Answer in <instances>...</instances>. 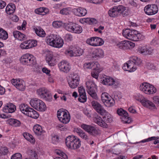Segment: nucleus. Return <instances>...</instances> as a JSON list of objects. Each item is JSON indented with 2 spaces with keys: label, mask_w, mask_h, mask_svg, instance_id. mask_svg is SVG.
<instances>
[{
  "label": "nucleus",
  "mask_w": 159,
  "mask_h": 159,
  "mask_svg": "<svg viewBox=\"0 0 159 159\" xmlns=\"http://www.w3.org/2000/svg\"><path fill=\"white\" fill-rule=\"evenodd\" d=\"M101 115L102 116L103 120L99 116L97 115L94 118V122L98 125L103 128H107L108 125L105 122L111 123L112 121V117L111 115L105 110Z\"/></svg>",
  "instance_id": "1"
},
{
  "label": "nucleus",
  "mask_w": 159,
  "mask_h": 159,
  "mask_svg": "<svg viewBox=\"0 0 159 159\" xmlns=\"http://www.w3.org/2000/svg\"><path fill=\"white\" fill-rule=\"evenodd\" d=\"M141 62L140 58L136 56H133L127 63L124 64L122 68L125 71L130 72L134 71L137 69L136 66L140 65Z\"/></svg>",
  "instance_id": "2"
},
{
  "label": "nucleus",
  "mask_w": 159,
  "mask_h": 159,
  "mask_svg": "<svg viewBox=\"0 0 159 159\" xmlns=\"http://www.w3.org/2000/svg\"><path fill=\"white\" fill-rule=\"evenodd\" d=\"M47 43L52 46L56 48L61 47L64 43L63 41L61 38L57 37V35L50 34L47 37Z\"/></svg>",
  "instance_id": "3"
},
{
  "label": "nucleus",
  "mask_w": 159,
  "mask_h": 159,
  "mask_svg": "<svg viewBox=\"0 0 159 159\" xmlns=\"http://www.w3.org/2000/svg\"><path fill=\"white\" fill-rule=\"evenodd\" d=\"M66 146L69 148L76 149L81 146V141L77 137L73 135L69 136L66 139Z\"/></svg>",
  "instance_id": "4"
},
{
  "label": "nucleus",
  "mask_w": 159,
  "mask_h": 159,
  "mask_svg": "<svg viewBox=\"0 0 159 159\" xmlns=\"http://www.w3.org/2000/svg\"><path fill=\"white\" fill-rule=\"evenodd\" d=\"M20 63L23 65L33 66L36 64L35 58L33 55L26 53L23 55L20 58Z\"/></svg>",
  "instance_id": "5"
},
{
  "label": "nucleus",
  "mask_w": 159,
  "mask_h": 159,
  "mask_svg": "<svg viewBox=\"0 0 159 159\" xmlns=\"http://www.w3.org/2000/svg\"><path fill=\"white\" fill-rule=\"evenodd\" d=\"M30 104L32 107L38 111H44L47 109L45 103L41 100L37 98L32 99Z\"/></svg>",
  "instance_id": "6"
},
{
  "label": "nucleus",
  "mask_w": 159,
  "mask_h": 159,
  "mask_svg": "<svg viewBox=\"0 0 159 159\" xmlns=\"http://www.w3.org/2000/svg\"><path fill=\"white\" fill-rule=\"evenodd\" d=\"M86 91L88 94L93 99H98V97L96 93V85L95 83L92 81L89 80L85 83Z\"/></svg>",
  "instance_id": "7"
},
{
  "label": "nucleus",
  "mask_w": 159,
  "mask_h": 159,
  "mask_svg": "<svg viewBox=\"0 0 159 159\" xmlns=\"http://www.w3.org/2000/svg\"><path fill=\"white\" fill-rule=\"evenodd\" d=\"M57 115L59 121L63 124H67L70 120V115L67 110L65 111L60 109L57 111Z\"/></svg>",
  "instance_id": "8"
},
{
  "label": "nucleus",
  "mask_w": 159,
  "mask_h": 159,
  "mask_svg": "<svg viewBox=\"0 0 159 159\" xmlns=\"http://www.w3.org/2000/svg\"><path fill=\"white\" fill-rule=\"evenodd\" d=\"M81 127L89 134L93 136H96L99 133V130L95 126L91 125L83 124L81 125Z\"/></svg>",
  "instance_id": "9"
},
{
  "label": "nucleus",
  "mask_w": 159,
  "mask_h": 159,
  "mask_svg": "<svg viewBox=\"0 0 159 159\" xmlns=\"http://www.w3.org/2000/svg\"><path fill=\"white\" fill-rule=\"evenodd\" d=\"M86 42L91 46L97 47L103 45L104 43V41L100 38L93 37L87 39Z\"/></svg>",
  "instance_id": "10"
},
{
  "label": "nucleus",
  "mask_w": 159,
  "mask_h": 159,
  "mask_svg": "<svg viewBox=\"0 0 159 159\" xmlns=\"http://www.w3.org/2000/svg\"><path fill=\"white\" fill-rule=\"evenodd\" d=\"M117 113L121 116L120 119L124 123L129 124L131 122V119L128 116V113L122 108H120L117 110Z\"/></svg>",
  "instance_id": "11"
},
{
  "label": "nucleus",
  "mask_w": 159,
  "mask_h": 159,
  "mask_svg": "<svg viewBox=\"0 0 159 159\" xmlns=\"http://www.w3.org/2000/svg\"><path fill=\"white\" fill-rule=\"evenodd\" d=\"M144 10L147 15H152L158 12V8L157 5L155 4H148L144 7Z\"/></svg>",
  "instance_id": "12"
},
{
  "label": "nucleus",
  "mask_w": 159,
  "mask_h": 159,
  "mask_svg": "<svg viewBox=\"0 0 159 159\" xmlns=\"http://www.w3.org/2000/svg\"><path fill=\"white\" fill-rule=\"evenodd\" d=\"M80 78L76 75H74L73 77H70L68 80L70 87L73 89L76 88L79 84Z\"/></svg>",
  "instance_id": "13"
},
{
  "label": "nucleus",
  "mask_w": 159,
  "mask_h": 159,
  "mask_svg": "<svg viewBox=\"0 0 159 159\" xmlns=\"http://www.w3.org/2000/svg\"><path fill=\"white\" fill-rule=\"evenodd\" d=\"M11 83L19 90L23 91L25 89V83L22 80L13 79L11 80Z\"/></svg>",
  "instance_id": "14"
},
{
  "label": "nucleus",
  "mask_w": 159,
  "mask_h": 159,
  "mask_svg": "<svg viewBox=\"0 0 159 159\" xmlns=\"http://www.w3.org/2000/svg\"><path fill=\"white\" fill-rule=\"evenodd\" d=\"M153 50L149 47L144 46H139L137 49L138 52L144 55H150L152 52Z\"/></svg>",
  "instance_id": "15"
},
{
  "label": "nucleus",
  "mask_w": 159,
  "mask_h": 159,
  "mask_svg": "<svg viewBox=\"0 0 159 159\" xmlns=\"http://www.w3.org/2000/svg\"><path fill=\"white\" fill-rule=\"evenodd\" d=\"M121 8H120L119 6H115L111 8L108 11L109 16L112 17H117L120 15V11Z\"/></svg>",
  "instance_id": "16"
},
{
  "label": "nucleus",
  "mask_w": 159,
  "mask_h": 159,
  "mask_svg": "<svg viewBox=\"0 0 159 159\" xmlns=\"http://www.w3.org/2000/svg\"><path fill=\"white\" fill-rule=\"evenodd\" d=\"M91 104L94 109L100 115L105 110L103 107L98 102L93 101L91 102Z\"/></svg>",
  "instance_id": "17"
},
{
  "label": "nucleus",
  "mask_w": 159,
  "mask_h": 159,
  "mask_svg": "<svg viewBox=\"0 0 159 159\" xmlns=\"http://www.w3.org/2000/svg\"><path fill=\"white\" fill-rule=\"evenodd\" d=\"M58 66L60 70L65 73L68 72L70 69L69 63L65 61L61 62L58 64Z\"/></svg>",
  "instance_id": "18"
},
{
  "label": "nucleus",
  "mask_w": 159,
  "mask_h": 159,
  "mask_svg": "<svg viewBox=\"0 0 159 159\" xmlns=\"http://www.w3.org/2000/svg\"><path fill=\"white\" fill-rule=\"evenodd\" d=\"M73 12L74 14L77 16H84L86 14L87 11L84 8L79 7L74 9Z\"/></svg>",
  "instance_id": "19"
},
{
  "label": "nucleus",
  "mask_w": 159,
  "mask_h": 159,
  "mask_svg": "<svg viewBox=\"0 0 159 159\" xmlns=\"http://www.w3.org/2000/svg\"><path fill=\"white\" fill-rule=\"evenodd\" d=\"M16 110V106L13 103H9L7 104L3 108V111L6 113H12Z\"/></svg>",
  "instance_id": "20"
},
{
  "label": "nucleus",
  "mask_w": 159,
  "mask_h": 159,
  "mask_svg": "<svg viewBox=\"0 0 159 159\" xmlns=\"http://www.w3.org/2000/svg\"><path fill=\"white\" fill-rule=\"evenodd\" d=\"M34 133L37 135L43 136L45 131L42 129V127L39 125H36L34 126L33 129Z\"/></svg>",
  "instance_id": "21"
},
{
  "label": "nucleus",
  "mask_w": 159,
  "mask_h": 159,
  "mask_svg": "<svg viewBox=\"0 0 159 159\" xmlns=\"http://www.w3.org/2000/svg\"><path fill=\"white\" fill-rule=\"evenodd\" d=\"M27 111V112L25 113L26 116L35 119L39 117V113L33 108L30 107L29 108V110Z\"/></svg>",
  "instance_id": "22"
},
{
  "label": "nucleus",
  "mask_w": 159,
  "mask_h": 159,
  "mask_svg": "<svg viewBox=\"0 0 159 159\" xmlns=\"http://www.w3.org/2000/svg\"><path fill=\"white\" fill-rule=\"evenodd\" d=\"M104 55V52L103 50L100 48L94 49L92 54V57L93 58H98L103 57Z\"/></svg>",
  "instance_id": "23"
},
{
  "label": "nucleus",
  "mask_w": 159,
  "mask_h": 159,
  "mask_svg": "<svg viewBox=\"0 0 159 159\" xmlns=\"http://www.w3.org/2000/svg\"><path fill=\"white\" fill-rule=\"evenodd\" d=\"M142 105L145 107L149 109H155L156 107L154 104L152 102L146 99H143L141 101Z\"/></svg>",
  "instance_id": "24"
},
{
  "label": "nucleus",
  "mask_w": 159,
  "mask_h": 159,
  "mask_svg": "<svg viewBox=\"0 0 159 159\" xmlns=\"http://www.w3.org/2000/svg\"><path fill=\"white\" fill-rule=\"evenodd\" d=\"M66 29L68 30L71 29V30H80L82 29L81 27L77 24L75 23L70 22L67 24L66 26Z\"/></svg>",
  "instance_id": "25"
},
{
  "label": "nucleus",
  "mask_w": 159,
  "mask_h": 159,
  "mask_svg": "<svg viewBox=\"0 0 159 159\" xmlns=\"http://www.w3.org/2000/svg\"><path fill=\"white\" fill-rule=\"evenodd\" d=\"M46 60L48 64L51 66H53L55 65L56 59L51 54L47 55Z\"/></svg>",
  "instance_id": "26"
},
{
  "label": "nucleus",
  "mask_w": 159,
  "mask_h": 159,
  "mask_svg": "<svg viewBox=\"0 0 159 159\" xmlns=\"http://www.w3.org/2000/svg\"><path fill=\"white\" fill-rule=\"evenodd\" d=\"M16 9L15 5L13 3L8 4L6 8V11L7 14L10 15L13 13Z\"/></svg>",
  "instance_id": "27"
},
{
  "label": "nucleus",
  "mask_w": 159,
  "mask_h": 159,
  "mask_svg": "<svg viewBox=\"0 0 159 159\" xmlns=\"http://www.w3.org/2000/svg\"><path fill=\"white\" fill-rule=\"evenodd\" d=\"M123 50H125L128 49H131L134 47L135 46V43L129 41L124 40Z\"/></svg>",
  "instance_id": "28"
},
{
  "label": "nucleus",
  "mask_w": 159,
  "mask_h": 159,
  "mask_svg": "<svg viewBox=\"0 0 159 159\" xmlns=\"http://www.w3.org/2000/svg\"><path fill=\"white\" fill-rule=\"evenodd\" d=\"M49 10L47 8L41 7L36 9L35 10V12L38 14H40L44 15L48 13Z\"/></svg>",
  "instance_id": "29"
},
{
  "label": "nucleus",
  "mask_w": 159,
  "mask_h": 159,
  "mask_svg": "<svg viewBox=\"0 0 159 159\" xmlns=\"http://www.w3.org/2000/svg\"><path fill=\"white\" fill-rule=\"evenodd\" d=\"M23 135L25 139L30 143H33L35 142V140L33 136L30 134L25 132L23 134Z\"/></svg>",
  "instance_id": "30"
},
{
  "label": "nucleus",
  "mask_w": 159,
  "mask_h": 159,
  "mask_svg": "<svg viewBox=\"0 0 159 159\" xmlns=\"http://www.w3.org/2000/svg\"><path fill=\"white\" fill-rule=\"evenodd\" d=\"M76 132L81 138L85 140L88 139V136L86 134L80 129L77 128L76 129Z\"/></svg>",
  "instance_id": "31"
},
{
  "label": "nucleus",
  "mask_w": 159,
  "mask_h": 159,
  "mask_svg": "<svg viewBox=\"0 0 159 159\" xmlns=\"http://www.w3.org/2000/svg\"><path fill=\"white\" fill-rule=\"evenodd\" d=\"M119 7L120 8H121L120 11V15H122L124 16L129 14V11L127 8L121 5H119Z\"/></svg>",
  "instance_id": "32"
},
{
  "label": "nucleus",
  "mask_w": 159,
  "mask_h": 159,
  "mask_svg": "<svg viewBox=\"0 0 159 159\" xmlns=\"http://www.w3.org/2000/svg\"><path fill=\"white\" fill-rule=\"evenodd\" d=\"M48 90L45 88H41L37 90V93L41 98H43Z\"/></svg>",
  "instance_id": "33"
},
{
  "label": "nucleus",
  "mask_w": 159,
  "mask_h": 159,
  "mask_svg": "<svg viewBox=\"0 0 159 159\" xmlns=\"http://www.w3.org/2000/svg\"><path fill=\"white\" fill-rule=\"evenodd\" d=\"M27 152L30 158L31 159H38L37 154L35 151L29 149L27 151Z\"/></svg>",
  "instance_id": "34"
},
{
  "label": "nucleus",
  "mask_w": 159,
  "mask_h": 159,
  "mask_svg": "<svg viewBox=\"0 0 159 159\" xmlns=\"http://www.w3.org/2000/svg\"><path fill=\"white\" fill-rule=\"evenodd\" d=\"M149 85V84L147 83H142L140 86V89L141 91L146 94L147 90L148 89L147 88H148Z\"/></svg>",
  "instance_id": "35"
},
{
  "label": "nucleus",
  "mask_w": 159,
  "mask_h": 159,
  "mask_svg": "<svg viewBox=\"0 0 159 159\" xmlns=\"http://www.w3.org/2000/svg\"><path fill=\"white\" fill-rule=\"evenodd\" d=\"M115 103V101L114 99L111 96H109V98L106 101L104 104L107 107H111L113 106Z\"/></svg>",
  "instance_id": "36"
},
{
  "label": "nucleus",
  "mask_w": 159,
  "mask_h": 159,
  "mask_svg": "<svg viewBox=\"0 0 159 159\" xmlns=\"http://www.w3.org/2000/svg\"><path fill=\"white\" fill-rule=\"evenodd\" d=\"M148 88H147L146 94H153L156 92V89L153 85L149 84Z\"/></svg>",
  "instance_id": "37"
},
{
  "label": "nucleus",
  "mask_w": 159,
  "mask_h": 159,
  "mask_svg": "<svg viewBox=\"0 0 159 159\" xmlns=\"http://www.w3.org/2000/svg\"><path fill=\"white\" fill-rule=\"evenodd\" d=\"M30 108L28 107L27 105H25L24 104H21L19 106V108L20 111L22 113L25 115L26 113H27L29 110V108Z\"/></svg>",
  "instance_id": "38"
},
{
  "label": "nucleus",
  "mask_w": 159,
  "mask_h": 159,
  "mask_svg": "<svg viewBox=\"0 0 159 159\" xmlns=\"http://www.w3.org/2000/svg\"><path fill=\"white\" fill-rule=\"evenodd\" d=\"M74 54L75 56H79L82 55L83 50L79 48H75L74 49Z\"/></svg>",
  "instance_id": "39"
},
{
  "label": "nucleus",
  "mask_w": 159,
  "mask_h": 159,
  "mask_svg": "<svg viewBox=\"0 0 159 159\" xmlns=\"http://www.w3.org/2000/svg\"><path fill=\"white\" fill-rule=\"evenodd\" d=\"M8 38V33L6 30H0V39L6 40Z\"/></svg>",
  "instance_id": "40"
},
{
  "label": "nucleus",
  "mask_w": 159,
  "mask_h": 159,
  "mask_svg": "<svg viewBox=\"0 0 159 159\" xmlns=\"http://www.w3.org/2000/svg\"><path fill=\"white\" fill-rule=\"evenodd\" d=\"M91 65L93 71L102 70V69L100 68V65L98 62H92Z\"/></svg>",
  "instance_id": "41"
},
{
  "label": "nucleus",
  "mask_w": 159,
  "mask_h": 159,
  "mask_svg": "<svg viewBox=\"0 0 159 159\" xmlns=\"http://www.w3.org/2000/svg\"><path fill=\"white\" fill-rule=\"evenodd\" d=\"M43 98L47 101H51L52 99V95L50 92L48 90Z\"/></svg>",
  "instance_id": "42"
},
{
  "label": "nucleus",
  "mask_w": 159,
  "mask_h": 159,
  "mask_svg": "<svg viewBox=\"0 0 159 159\" xmlns=\"http://www.w3.org/2000/svg\"><path fill=\"white\" fill-rule=\"evenodd\" d=\"M137 30H130V34L128 36V39L133 41H135V37L136 35Z\"/></svg>",
  "instance_id": "43"
},
{
  "label": "nucleus",
  "mask_w": 159,
  "mask_h": 159,
  "mask_svg": "<svg viewBox=\"0 0 159 159\" xmlns=\"http://www.w3.org/2000/svg\"><path fill=\"white\" fill-rule=\"evenodd\" d=\"M28 41H26L22 42L20 45V47L22 49H27L30 48Z\"/></svg>",
  "instance_id": "44"
},
{
  "label": "nucleus",
  "mask_w": 159,
  "mask_h": 159,
  "mask_svg": "<svg viewBox=\"0 0 159 159\" xmlns=\"http://www.w3.org/2000/svg\"><path fill=\"white\" fill-rule=\"evenodd\" d=\"M136 34V35L135 37V41H138L139 39L143 40L145 37V36L142 33H140L137 30Z\"/></svg>",
  "instance_id": "45"
},
{
  "label": "nucleus",
  "mask_w": 159,
  "mask_h": 159,
  "mask_svg": "<svg viewBox=\"0 0 159 159\" xmlns=\"http://www.w3.org/2000/svg\"><path fill=\"white\" fill-rule=\"evenodd\" d=\"M79 98L78 100L79 101L81 102H84L86 101L87 97L86 94L79 95Z\"/></svg>",
  "instance_id": "46"
},
{
  "label": "nucleus",
  "mask_w": 159,
  "mask_h": 159,
  "mask_svg": "<svg viewBox=\"0 0 159 159\" xmlns=\"http://www.w3.org/2000/svg\"><path fill=\"white\" fill-rule=\"evenodd\" d=\"M36 34L39 37H45L46 34L44 30H34Z\"/></svg>",
  "instance_id": "47"
},
{
  "label": "nucleus",
  "mask_w": 159,
  "mask_h": 159,
  "mask_svg": "<svg viewBox=\"0 0 159 159\" xmlns=\"http://www.w3.org/2000/svg\"><path fill=\"white\" fill-rule=\"evenodd\" d=\"M102 70L93 71L91 73V75L92 77L96 80H98L99 77V73Z\"/></svg>",
  "instance_id": "48"
},
{
  "label": "nucleus",
  "mask_w": 159,
  "mask_h": 159,
  "mask_svg": "<svg viewBox=\"0 0 159 159\" xmlns=\"http://www.w3.org/2000/svg\"><path fill=\"white\" fill-rule=\"evenodd\" d=\"M11 122L12 125L16 127H18L20 125V122L16 119H12L11 121Z\"/></svg>",
  "instance_id": "49"
},
{
  "label": "nucleus",
  "mask_w": 159,
  "mask_h": 159,
  "mask_svg": "<svg viewBox=\"0 0 159 159\" xmlns=\"http://www.w3.org/2000/svg\"><path fill=\"white\" fill-rule=\"evenodd\" d=\"M86 22L89 24L94 25L97 23V21L96 19L93 18H88L86 19Z\"/></svg>",
  "instance_id": "50"
},
{
  "label": "nucleus",
  "mask_w": 159,
  "mask_h": 159,
  "mask_svg": "<svg viewBox=\"0 0 159 159\" xmlns=\"http://www.w3.org/2000/svg\"><path fill=\"white\" fill-rule=\"evenodd\" d=\"M111 78L108 76L103 77L102 80V83L105 85H107L109 80Z\"/></svg>",
  "instance_id": "51"
},
{
  "label": "nucleus",
  "mask_w": 159,
  "mask_h": 159,
  "mask_svg": "<svg viewBox=\"0 0 159 159\" xmlns=\"http://www.w3.org/2000/svg\"><path fill=\"white\" fill-rule=\"evenodd\" d=\"M28 41L30 48L35 47L37 45V41L36 40H30Z\"/></svg>",
  "instance_id": "52"
},
{
  "label": "nucleus",
  "mask_w": 159,
  "mask_h": 159,
  "mask_svg": "<svg viewBox=\"0 0 159 159\" xmlns=\"http://www.w3.org/2000/svg\"><path fill=\"white\" fill-rule=\"evenodd\" d=\"M62 23L61 21H56L52 23V25L55 28H58L60 27L62 25Z\"/></svg>",
  "instance_id": "53"
},
{
  "label": "nucleus",
  "mask_w": 159,
  "mask_h": 159,
  "mask_svg": "<svg viewBox=\"0 0 159 159\" xmlns=\"http://www.w3.org/2000/svg\"><path fill=\"white\" fill-rule=\"evenodd\" d=\"M158 139V137H149L147 139L143 140L139 143L142 142L143 143L145 142L150 141L152 140H156Z\"/></svg>",
  "instance_id": "54"
},
{
  "label": "nucleus",
  "mask_w": 159,
  "mask_h": 159,
  "mask_svg": "<svg viewBox=\"0 0 159 159\" xmlns=\"http://www.w3.org/2000/svg\"><path fill=\"white\" fill-rule=\"evenodd\" d=\"M52 142L53 143L56 144L58 143L59 140V138L58 135H54L52 137Z\"/></svg>",
  "instance_id": "55"
},
{
  "label": "nucleus",
  "mask_w": 159,
  "mask_h": 159,
  "mask_svg": "<svg viewBox=\"0 0 159 159\" xmlns=\"http://www.w3.org/2000/svg\"><path fill=\"white\" fill-rule=\"evenodd\" d=\"M22 158V155L19 153H16L13 155L11 157V159H21Z\"/></svg>",
  "instance_id": "56"
},
{
  "label": "nucleus",
  "mask_w": 159,
  "mask_h": 159,
  "mask_svg": "<svg viewBox=\"0 0 159 159\" xmlns=\"http://www.w3.org/2000/svg\"><path fill=\"white\" fill-rule=\"evenodd\" d=\"M79 95L86 94L85 90L83 86H81L78 88Z\"/></svg>",
  "instance_id": "57"
},
{
  "label": "nucleus",
  "mask_w": 159,
  "mask_h": 159,
  "mask_svg": "<svg viewBox=\"0 0 159 159\" xmlns=\"http://www.w3.org/2000/svg\"><path fill=\"white\" fill-rule=\"evenodd\" d=\"M69 10L67 8H64L60 11V13L62 15H67L69 14Z\"/></svg>",
  "instance_id": "58"
},
{
  "label": "nucleus",
  "mask_w": 159,
  "mask_h": 159,
  "mask_svg": "<svg viewBox=\"0 0 159 159\" xmlns=\"http://www.w3.org/2000/svg\"><path fill=\"white\" fill-rule=\"evenodd\" d=\"M72 37L70 34H66L64 37L65 40L69 41L72 40Z\"/></svg>",
  "instance_id": "59"
},
{
  "label": "nucleus",
  "mask_w": 159,
  "mask_h": 159,
  "mask_svg": "<svg viewBox=\"0 0 159 159\" xmlns=\"http://www.w3.org/2000/svg\"><path fill=\"white\" fill-rule=\"evenodd\" d=\"M147 68L150 70L154 69L156 68L155 66L152 63H148L147 65Z\"/></svg>",
  "instance_id": "60"
},
{
  "label": "nucleus",
  "mask_w": 159,
  "mask_h": 159,
  "mask_svg": "<svg viewBox=\"0 0 159 159\" xmlns=\"http://www.w3.org/2000/svg\"><path fill=\"white\" fill-rule=\"evenodd\" d=\"M92 62L86 63L84 64V67L85 69H92Z\"/></svg>",
  "instance_id": "61"
},
{
  "label": "nucleus",
  "mask_w": 159,
  "mask_h": 159,
  "mask_svg": "<svg viewBox=\"0 0 159 159\" xmlns=\"http://www.w3.org/2000/svg\"><path fill=\"white\" fill-rule=\"evenodd\" d=\"M151 44L152 45L156 46L159 44V41L157 39H154L151 42Z\"/></svg>",
  "instance_id": "62"
},
{
  "label": "nucleus",
  "mask_w": 159,
  "mask_h": 159,
  "mask_svg": "<svg viewBox=\"0 0 159 159\" xmlns=\"http://www.w3.org/2000/svg\"><path fill=\"white\" fill-rule=\"evenodd\" d=\"M90 2L95 4H99L102 3L103 0H89Z\"/></svg>",
  "instance_id": "63"
},
{
  "label": "nucleus",
  "mask_w": 159,
  "mask_h": 159,
  "mask_svg": "<svg viewBox=\"0 0 159 159\" xmlns=\"http://www.w3.org/2000/svg\"><path fill=\"white\" fill-rule=\"evenodd\" d=\"M20 33V32L18 30H15L13 32V35L15 38L18 39Z\"/></svg>",
  "instance_id": "64"
}]
</instances>
